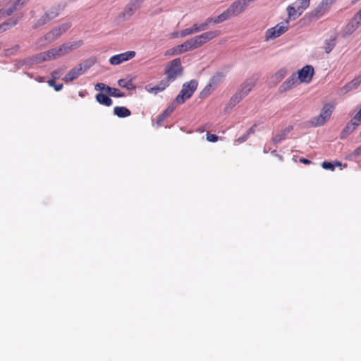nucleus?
I'll return each instance as SVG.
<instances>
[{
  "label": "nucleus",
  "mask_w": 361,
  "mask_h": 361,
  "mask_svg": "<svg viewBox=\"0 0 361 361\" xmlns=\"http://www.w3.org/2000/svg\"><path fill=\"white\" fill-rule=\"evenodd\" d=\"M66 4L61 3L52 6L46 11L32 25L34 29H37L56 18L60 13L66 8Z\"/></svg>",
  "instance_id": "1"
},
{
  "label": "nucleus",
  "mask_w": 361,
  "mask_h": 361,
  "mask_svg": "<svg viewBox=\"0 0 361 361\" xmlns=\"http://www.w3.org/2000/svg\"><path fill=\"white\" fill-rule=\"evenodd\" d=\"M183 73V68L181 64V60L179 58L174 59L169 61L164 70L166 78L169 83L174 82Z\"/></svg>",
  "instance_id": "2"
},
{
  "label": "nucleus",
  "mask_w": 361,
  "mask_h": 361,
  "mask_svg": "<svg viewBox=\"0 0 361 361\" xmlns=\"http://www.w3.org/2000/svg\"><path fill=\"white\" fill-rule=\"evenodd\" d=\"M28 0H9L1 1L0 7V16L4 18L10 16L13 12L20 10Z\"/></svg>",
  "instance_id": "3"
},
{
  "label": "nucleus",
  "mask_w": 361,
  "mask_h": 361,
  "mask_svg": "<svg viewBox=\"0 0 361 361\" xmlns=\"http://www.w3.org/2000/svg\"><path fill=\"white\" fill-rule=\"evenodd\" d=\"M198 86L196 80H190L189 82L183 83L182 89L176 96L174 101L179 104H183L187 99H190L195 92Z\"/></svg>",
  "instance_id": "4"
},
{
  "label": "nucleus",
  "mask_w": 361,
  "mask_h": 361,
  "mask_svg": "<svg viewBox=\"0 0 361 361\" xmlns=\"http://www.w3.org/2000/svg\"><path fill=\"white\" fill-rule=\"evenodd\" d=\"M288 20L278 23L273 27L268 29L265 33V40L269 41L276 39L285 33L288 28Z\"/></svg>",
  "instance_id": "5"
},
{
  "label": "nucleus",
  "mask_w": 361,
  "mask_h": 361,
  "mask_svg": "<svg viewBox=\"0 0 361 361\" xmlns=\"http://www.w3.org/2000/svg\"><path fill=\"white\" fill-rule=\"evenodd\" d=\"M82 44V40L75 41L72 42L65 43L59 47L51 49L54 58L56 59L62 56L71 51L80 47Z\"/></svg>",
  "instance_id": "6"
},
{
  "label": "nucleus",
  "mask_w": 361,
  "mask_h": 361,
  "mask_svg": "<svg viewBox=\"0 0 361 361\" xmlns=\"http://www.w3.org/2000/svg\"><path fill=\"white\" fill-rule=\"evenodd\" d=\"M361 24V8L355 14L341 32L343 37L345 38L352 35Z\"/></svg>",
  "instance_id": "7"
},
{
  "label": "nucleus",
  "mask_w": 361,
  "mask_h": 361,
  "mask_svg": "<svg viewBox=\"0 0 361 361\" xmlns=\"http://www.w3.org/2000/svg\"><path fill=\"white\" fill-rule=\"evenodd\" d=\"M145 0H130L123 11L119 14V18L123 20H129L134 13L141 7Z\"/></svg>",
  "instance_id": "8"
},
{
  "label": "nucleus",
  "mask_w": 361,
  "mask_h": 361,
  "mask_svg": "<svg viewBox=\"0 0 361 361\" xmlns=\"http://www.w3.org/2000/svg\"><path fill=\"white\" fill-rule=\"evenodd\" d=\"M71 27L70 23H65L62 25L55 27L44 35V39L49 42H54L58 39L63 33L66 32Z\"/></svg>",
  "instance_id": "9"
},
{
  "label": "nucleus",
  "mask_w": 361,
  "mask_h": 361,
  "mask_svg": "<svg viewBox=\"0 0 361 361\" xmlns=\"http://www.w3.org/2000/svg\"><path fill=\"white\" fill-rule=\"evenodd\" d=\"M255 0H236L227 9L231 16H238L241 13L245 8Z\"/></svg>",
  "instance_id": "10"
},
{
  "label": "nucleus",
  "mask_w": 361,
  "mask_h": 361,
  "mask_svg": "<svg viewBox=\"0 0 361 361\" xmlns=\"http://www.w3.org/2000/svg\"><path fill=\"white\" fill-rule=\"evenodd\" d=\"M298 80L301 82H309L314 74V68L311 65H306L296 73Z\"/></svg>",
  "instance_id": "11"
},
{
  "label": "nucleus",
  "mask_w": 361,
  "mask_h": 361,
  "mask_svg": "<svg viewBox=\"0 0 361 361\" xmlns=\"http://www.w3.org/2000/svg\"><path fill=\"white\" fill-rule=\"evenodd\" d=\"M135 56V52L134 51H128L111 56L109 59V62L112 65H119L123 62L133 59Z\"/></svg>",
  "instance_id": "12"
},
{
  "label": "nucleus",
  "mask_w": 361,
  "mask_h": 361,
  "mask_svg": "<svg viewBox=\"0 0 361 361\" xmlns=\"http://www.w3.org/2000/svg\"><path fill=\"white\" fill-rule=\"evenodd\" d=\"M84 73L82 64L80 63L76 67L73 68L70 70V71L63 77V80L65 82H69L77 78H78L80 75H82Z\"/></svg>",
  "instance_id": "13"
},
{
  "label": "nucleus",
  "mask_w": 361,
  "mask_h": 361,
  "mask_svg": "<svg viewBox=\"0 0 361 361\" xmlns=\"http://www.w3.org/2000/svg\"><path fill=\"white\" fill-rule=\"evenodd\" d=\"M52 52L53 51H51V49L46 51L41 52V53H39V54L32 56L31 58L33 60V65L36 64V63H41L42 62L49 61L51 59H54V54Z\"/></svg>",
  "instance_id": "14"
},
{
  "label": "nucleus",
  "mask_w": 361,
  "mask_h": 361,
  "mask_svg": "<svg viewBox=\"0 0 361 361\" xmlns=\"http://www.w3.org/2000/svg\"><path fill=\"white\" fill-rule=\"evenodd\" d=\"M298 79L295 73H293L284 81L279 87V90L280 92H285L290 90L295 85L298 83Z\"/></svg>",
  "instance_id": "15"
},
{
  "label": "nucleus",
  "mask_w": 361,
  "mask_h": 361,
  "mask_svg": "<svg viewBox=\"0 0 361 361\" xmlns=\"http://www.w3.org/2000/svg\"><path fill=\"white\" fill-rule=\"evenodd\" d=\"M178 104L173 100L164 111V112L157 116V124L158 126H161L162 125L164 121L174 111Z\"/></svg>",
  "instance_id": "16"
},
{
  "label": "nucleus",
  "mask_w": 361,
  "mask_h": 361,
  "mask_svg": "<svg viewBox=\"0 0 361 361\" xmlns=\"http://www.w3.org/2000/svg\"><path fill=\"white\" fill-rule=\"evenodd\" d=\"M358 126L359 123L353 118L349 123H347L345 127L341 131L340 134V138L341 140L346 138V137L349 135Z\"/></svg>",
  "instance_id": "17"
},
{
  "label": "nucleus",
  "mask_w": 361,
  "mask_h": 361,
  "mask_svg": "<svg viewBox=\"0 0 361 361\" xmlns=\"http://www.w3.org/2000/svg\"><path fill=\"white\" fill-rule=\"evenodd\" d=\"M293 127L292 126H288L286 127L284 129L277 133L274 137H273L272 142L275 145L280 143L281 141L286 139L287 135L291 130H293Z\"/></svg>",
  "instance_id": "18"
},
{
  "label": "nucleus",
  "mask_w": 361,
  "mask_h": 361,
  "mask_svg": "<svg viewBox=\"0 0 361 361\" xmlns=\"http://www.w3.org/2000/svg\"><path fill=\"white\" fill-rule=\"evenodd\" d=\"M191 47L190 46V43L188 40H186L183 43L173 47L171 49V54L173 55H180L181 54H183L185 52H187L188 51H190Z\"/></svg>",
  "instance_id": "19"
},
{
  "label": "nucleus",
  "mask_w": 361,
  "mask_h": 361,
  "mask_svg": "<svg viewBox=\"0 0 361 361\" xmlns=\"http://www.w3.org/2000/svg\"><path fill=\"white\" fill-rule=\"evenodd\" d=\"M287 12L288 20H295L298 16H300L303 13V11H299V8L298 7V6H296V4L295 2L287 7Z\"/></svg>",
  "instance_id": "20"
},
{
  "label": "nucleus",
  "mask_w": 361,
  "mask_h": 361,
  "mask_svg": "<svg viewBox=\"0 0 361 361\" xmlns=\"http://www.w3.org/2000/svg\"><path fill=\"white\" fill-rule=\"evenodd\" d=\"M326 6H328L327 3L322 0L320 4L309 14L314 19H318L324 13Z\"/></svg>",
  "instance_id": "21"
},
{
  "label": "nucleus",
  "mask_w": 361,
  "mask_h": 361,
  "mask_svg": "<svg viewBox=\"0 0 361 361\" xmlns=\"http://www.w3.org/2000/svg\"><path fill=\"white\" fill-rule=\"evenodd\" d=\"M255 85V82L252 80H247L241 85V88L238 90L241 92L243 97H245L252 90L253 87Z\"/></svg>",
  "instance_id": "22"
},
{
  "label": "nucleus",
  "mask_w": 361,
  "mask_h": 361,
  "mask_svg": "<svg viewBox=\"0 0 361 361\" xmlns=\"http://www.w3.org/2000/svg\"><path fill=\"white\" fill-rule=\"evenodd\" d=\"M220 35V31L219 30H214V31H209L204 32L199 35L202 42L203 44L207 43V42L212 40V39L215 38L218 35Z\"/></svg>",
  "instance_id": "23"
},
{
  "label": "nucleus",
  "mask_w": 361,
  "mask_h": 361,
  "mask_svg": "<svg viewBox=\"0 0 361 361\" xmlns=\"http://www.w3.org/2000/svg\"><path fill=\"white\" fill-rule=\"evenodd\" d=\"M96 101L102 105L106 106H110L113 104L112 99L106 94L103 93H99L95 97Z\"/></svg>",
  "instance_id": "24"
},
{
  "label": "nucleus",
  "mask_w": 361,
  "mask_h": 361,
  "mask_svg": "<svg viewBox=\"0 0 361 361\" xmlns=\"http://www.w3.org/2000/svg\"><path fill=\"white\" fill-rule=\"evenodd\" d=\"M114 114L118 118H126L130 116V111L126 106H115Z\"/></svg>",
  "instance_id": "25"
},
{
  "label": "nucleus",
  "mask_w": 361,
  "mask_h": 361,
  "mask_svg": "<svg viewBox=\"0 0 361 361\" xmlns=\"http://www.w3.org/2000/svg\"><path fill=\"white\" fill-rule=\"evenodd\" d=\"M332 111L333 106L327 103L323 106L319 115L322 116V118H324V121L326 122L331 117Z\"/></svg>",
  "instance_id": "26"
},
{
  "label": "nucleus",
  "mask_w": 361,
  "mask_h": 361,
  "mask_svg": "<svg viewBox=\"0 0 361 361\" xmlns=\"http://www.w3.org/2000/svg\"><path fill=\"white\" fill-rule=\"evenodd\" d=\"M32 66H33V60L31 56L24 59L16 60L14 63V66L17 69H20L23 66L30 68Z\"/></svg>",
  "instance_id": "27"
},
{
  "label": "nucleus",
  "mask_w": 361,
  "mask_h": 361,
  "mask_svg": "<svg viewBox=\"0 0 361 361\" xmlns=\"http://www.w3.org/2000/svg\"><path fill=\"white\" fill-rule=\"evenodd\" d=\"M171 83H169L166 80L164 79L161 80L159 84L150 90H148L149 92H154L157 94L158 92L164 91L168 86H169Z\"/></svg>",
  "instance_id": "28"
},
{
  "label": "nucleus",
  "mask_w": 361,
  "mask_h": 361,
  "mask_svg": "<svg viewBox=\"0 0 361 361\" xmlns=\"http://www.w3.org/2000/svg\"><path fill=\"white\" fill-rule=\"evenodd\" d=\"M118 85L128 90H133L136 88V86L133 82V79H130L128 80L126 79H120L118 80Z\"/></svg>",
  "instance_id": "29"
},
{
  "label": "nucleus",
  "mask_w": 361,
  "mask_h": 361,
  "mask_svg": "<svg viewBox=\"0 0 361 361\" xmlns=\"http://www.w3.org/2000/svg\"><path fill=\"white\" fill-rule=\"evenodd\" d=\"M244 97L241 95V92H239L238 91L230 99L228 103L226 105V109L230 108L232 109L233 106H235L237 104H238Z\"/></svg>",
  "instance_id": "30"
},
{
  "label": "nucleus",
  "mask_w": 361,
  "mask_h": 361,
  "mask_svg": "<svg viewBox=\"0 0 361 361\" xmlns=\"http://www.w3.org/2000/svg\"><path fill=\"white\" fill-rule=\"evenodd\" d=\"M358 86H359V82H357V80H355L354 78L350 82L345 85L341 89V92L342 94H345V93L348 92L349 91L356 89Z\"/></svg>",
  "instance_id": "31"
},
{
  "label": "nucleus",
  "mask_w": 361,
  "mask_h": 361,
  "mask_svg": "<svg viewBox=\"0 0 361 361\" xmlns=\"http://www.w3.org/2000/svg\"><path fill=\"white\" fill-rule=\"evenodd\" d=\"M307 123V126L314 128V127L323 126L326 122L324 121V118H322V116L320 115H318V116H316L312 118Z\"/></svg>",
  "instance_id": "32"
},
{
  "label": "nucleus",
  "mask_w": 361,
  "mask_h": 361,
  "mask_svg": "<svg viewBox=\"0 0 361 361\" xmlns=\"http://www.w3.org/2000/svg\"><path fill=\"white\" fill-rule=\"evenodd\" d=\"M286 72V68H281L274 75H272L271 80L275 83L279 82L282 79L285 78Z\"/></svg>",
  "instance_id": "33"
},
{
  "label": "nucleus",
  "mask_w": 361,
  "mask_h": 361,
  "mask_svg": "<svg viewBox=\"0 0 361 361\" xmlns=\"http://www.w3.org/2000/svg\"><path fill=\"white\" fill-rule=\"evenodd\" d=\"M324 50L326 54H329L336 46V37H331L324 42Z\"/></svg>",
  "instance_id": "34"
},
{
  "label": "nucleus",
  "mask_w": 361,
  "mask_h": 361,
  "mask_svg": "<svg viewBox=\"0 0 361 361\" xmlns=\"http://www.w3.org/2000/svg\"><path fill=\"white\" fill-rule=\"evenodd\" d=\"M188 40L190 43V46L191 47L192 50L197 49L203 45L199 35H197V36H195L190 39H188Z\"/></svg>",
  "instance_id": "35"
},
{
  "label": "nucleus",
  "mask_w": 361,
  "mask_h": 361,
  "mask_svg": "<svg viewBox=\"0 0 361 361\" xmlns=\"http://www.w3.org/2000/svg\"><path fill=\"white\" fill-rule=\"evenodd\" d=\"M229 16L230 14L227 10L224 11L222 13H221L216 18H214L213 25L218 24L226 20L229 18Z\"/></svg>",
  "instance_id": "36"
},
{
  "label": "nucleus",
  "mask_w": 361,
  "mask_h": 361,
  "mask_svg": "<svg viewBox=\"0 0 361 361\" xmlns=\"http://www.w3.org/2000/svg\"><path fill=\"white\" fill-rule=\"evenodd\" d=\"M18 23V20H8L6 22H4L3 23L0 24V33L8 30L12 26L16 25Z\"/></svg>",
  "instance_id": "37"
},
{
  "label": "nucleus",
  "mask_w": 361,
  "mask_h": 361,
  "mask_svg": "<svg viewBox=\"0 0 361 361\" xmlns=\"http://www.w3.org/2000/svg\"><path fill=\"white\" fill-rule=\"evenodd\" d=\"M20 48V46L16 44L11 48L6 49L3 51V55L5 56L15 55L18 51Z\"/></svg>",
  "instance_id": "38"
},
{
  "label": "nucleus",
  "mask_w": 361,
  "mask_h": 361,
  "mask_svg": "<svg viewBox=\"0 0 361 361\" xmlns=\"http://www.w3.org/2000/svg\"><path fill=\"white\" fill-rule=\"evenodd\" d=\"M195 33H197V32H196V30H195V26L193 24L190 27H188V28L180 30L179 35H180V37H185L188 35H191Z\"/></svg>",
  "instance_id": "39"
},
{
  "label": "nucleus",
  "mask_w": 361,
  "mask_h": 361,
  "mask_svg": "<svg viewBox=\"0 0 361 361\" xmlns=\"http://www.w3.org/2000/svg\"><path fill=\"white\" fill-rule=\"evenodd\" d=\"M310 1V0H298L295 1V3L296 4V6H298V7L299 8V11H302L304 12V11L309 7Z\"/></svg>",
  "instance_id": "40"
},
{
  "label": "nucleus",
  "mask_w": 361,
  "mask_h": 361,
  "mask_svg": "<svg viewBox=\"0 0 361 361\" xmlns=\"http://www.w3.org/2000/svg\"><path fill=\"white\" fill-rule=\"evenodd\" d=\"M254 132H255V126L250 128L242 136L238 137L237 141L240 143L245 142L247 140L249 135L252 133H254Z\"/></svg>",
  "instance_id": "41"
},
{
  "label": "nucleus",
  "mask_w": 361,
  "mask_h": 361,
  "mask_svg": "<svg viewBox=\"0 0 361 361\" xmlns=\"http://www.w3.org/2000/svg\"><path fill=\"white\" fill-rule=\"evenodd\" d=\"M56 79H54V78H51V80H48L47 81V83L48 85L50 86V87H54V89L56 91V92H59L60 90H62L63 88V84L62 83H56L55 80Z\"/></svg>",
  "instance_id": "42"
},
{
  "label": "nucleus",
  "mask_w": 361,
  "mask_h": 361,
  "mask_svg": "<svg viewBox=\"0 0 361 361\" xmlns=\"http://www.w3.org/2000/svg\"><path fill=\"white\" fill-rule=\"evenodd\" d=\"M223 76V74L221 73H218L217 74L214 75L209 80V84L213 86V85H217L220 80H221V78H222Z\"/></svg>",
  "instance_id": "43"
},
{
  "label": "nucleus",
  "mask_w": 361,
  "mask_h": 361,
  "mask_svg": "<svg viewBox=\"0 0 361 361\" xmlns=\"http://www.w3.org/2000/svg\"><path fill=\"white\" fill-rule=\"evenodd\" d=\"M212 85L209 83L207 84L205 87L203 89L202 91L200 92V98L201 99H204V98H206L211 92V88H212Z\"/></svg>",
  "instance_id": "44"
},
{
  "label": "nucleus",
  "mask_w": 361,
  "mask_h": 361,
  "mask_svg": "<svg viewBox=\"0 0 361 361\" xmlns=\"http://www.w3.org/2000/svg\"><path fill=\"white\" fill-rule=\"evenodd\" d=\"M65 69H66L65 68L61 67V68H59L53 71L51 73V78H53L54 79L59 78L64 73Z\"/></svg>",
  "instance_id": "45"
},
{
  "label": "nucleus",
  "mask_w": 361,
  "mask_h": 361,
  "mask_svg": "<svg viewBox=\"0 0 361 361\" xmlns=\"http://www.w3.org/2000/svg\"><path fill=\"white\" fill-rule=\"evenodd\" d=\"M109 96L120 98L125 97L126 94L123 92H121L118 89L113 87Z\"/></svg>",
  "instance_id": "46"
},
{
  "label": "nucleus",
  "mask_w": 361,
  "mask_h": 361,
  "mask_svg": "<svg viewBox=\"0 0 361 361\" xmlns=\"http://www.w3.org/2000/svg\"><path fill=\"white\" fill-rule=\"evenodd\" d=\"M194 26L197 33L209 29L207 24L204 22L201 24L194 23Z\"/></svg>",
  "instance_id": "47"
},
{
  "label": "nucleus",
  "mask_w": 361,
  "mask_h": 361,
  "mask_svg": "<svg viewBox=\"0 0 361 361\" xmlns=\"http://www.w3.org/2000/svg\"><path fill=\"white\" fill-rule=\"evenodd\" d=\"M322 168L326 170L334 171L335 169L334 164L331 161H324V162H322Z\"/></svg>",
  "instance_id": "48"
},
{
  "label": "nucleus",
  "mask_w": 361,
  "mask_h": 361,
  "mask_svg": "<svg viewBox=\"0 0 361 361\" xmlns=\"http://www.w3.org/2000/svg\"><path fill=\"white\" fill-rule=\"evenodd\" d=\"M218 139H219V137L216 135L211 134L209 133L207 134V140L209 142H216L218 140Z\"/></svg>",
  "instance_id": "49"
},
{
  "label": "nucleus",
  "mask_w": 361,
  "mask_h": 361,
  "mask_svg": "<svg viewBox=\"0 0 361 361\" xmlns=\"http://www.w3.org/2000/svg\"><path fill=\"white\" fill-rule=\"evenodd\" d=\"M82 68H83V71H84V73H85V71L87 70H88L92 66V65L93 64V62L90 60H87L84 62V63H82Z\"/></svg>",
  "instance_id": "50"
},
{
  "label": "nucleus",
  "mask_w": 361,
  "mask_h": 361,
  "mask_svg": "<svg viewBox=\"0 0 361 361\" xmlns=\"http://www.w3.org/2000/svg\"><path fill=\"white\" fill-rule=\"evenodd\" d=\"M361 155V145L357 147L350 154L352 157H357Z\"/></svg>",
  "instance_id": "51"
},
{
  "label": "nucleus",
  "mask_w": 361,
  "mask_h": 361,
  "mask_svg": "<svg viewBox=\"0 0 361 361\" xmlns=\"http://www.w3.org/2000/svg\"><path fill=\"white\" fill-rule=\"evenodd\" d=\"M105 87V84L102 82H99L95 85L94 90L97 91H104Z\"/></svg>",
  "instance_id": "52"
},
{
  "label": "nucleus",
  "mask_w": 361,
  "mask_h": 361,
  "mask_svg": "<svg viewBox=\"0 0 361 361\" xmlns=\"http://www.w3.org/2000/svg\"><path fill=\"white\" fill-rule=\"evenodd\" d=\"M214 18H208L205 20L204 23L207 24L208 28H209L210 25H213Z\"/></svg>",
  "instance_id": "53"
},
{
  "label": "nucleus",
  "mask_w": 361,
  "mask_h": 361,
  "mask_svg": "<svg viewBox=\"0 0 361 361\" xmlns=\"http://www.w3.org/2000/svg\"><path fill=\"white\" fill-rule=\"evenodd\" d=\"M300 162L303 163L305 164H309L311 163V161L307 159H306V158H300Z\"/></svg>",
  "instance_id": "54"
},
{
  "label": "nucleus",
  "mask_w": 361,
  "mask_h": 361,
  "mask_svg": "<svg viewBox=\"0 0 361 361\" xmlns=\"http://www.w3.org/2000/svg\"><path fill=\"white\" fill-rule=\"evenodd\" d=\"M112 88H113V87H109V86H108V85H106L105 84V87H104V91H106V92L109 94H109H110V93H111V92Z\"/></svg>",
  "instance_id": "55"
},
{
  "label": "nucleus",
  "mask_w": 361,
  "mask_h": 361,
  "mask_svg": "<svg viewBox=\"0 0 361 361\" xmlns=\"http://www.w3.org/2000/svg\"><path fill=\"white\" fill-rule=\"evenodd\" d=\"M328 6L333 4L336 0H324Z\"/></svg>",
  "instance_id": "56"
},
{
  "label": "nucleus",
  "mask_w": 361,
  "mask_h": 361,
  "mask_svg": "<svg viewBox=\"0 0 361 361\" xmlns=\"http://www.w3.org/2000/svg\"><path fill=\"white\" fill-rule=\"evenodd\" d=\"M333 164H334V168L336 166H342L341 162L338 161H334Z\"/></svg>",
  "instance_id": "57"
},
{
  "label": "nucleus",
  "mask_w": 361,
  "mask_h": 361,
  "mask_svg": "<svg viewBox=\"0 0 361 361\" xmlns=\"http://www.w3.org/2000/svg\"><path fill=\"white\" fill-rule=\"evenodd\" d=\"M180 32H173L172 34V37H180V35H179Z\"/></svg>",
  "instance_id": "58"
},
{
  "label": "nucleus",
  "mask_w": 361,
  "mask_h": 361,
  "mask_svg": "<svg viewBox=\"0 0 361 361\" xmlns=\"http://www.w3.org/2000/svg\"><path fill=\"white\" fill-rule=\"evenodd\" d=\"M355 80H357V82H359V85L361 84V75L355 78Z\"/></svg>",
  "instance_id": "59"
},
{
  "label": "nucleus",
  "mask_w": 361,
  "mask_h": 361,
  "mask_svg": "<svg viewBox=\"0 0 361 361\" xmlns=\"http://www.w3.org/2000/svg\"><path fill=\"white\" fill-rule=\"evenodd\" d=\"M276 153V150H273V151H271V154H275Z\"/></svg>",
  "instance_id": "60"
},
{
  "label": "nucleus",
  "mask_w": 361,
  "mask_h": 361,
  "mask_svg": "<svg viewBox=\"0 0 361 361\" xmlns=\"http://www.w3.org/2000/svg\"><path fill=\"white\" fill-rule=\"evenodd\" d=\"M264 152L265 153H267V149L266 148V147H264Z\"/></svg>",
  "instance_id": "61"
},
{
  "label": "nucleus",
  "mask_w": 361,
  "mask_h": 361,
  "mask_svg": "<svg viewBox=\"0 0 361 361\" xmlns=\"http://www.w3.org/2000/svg\"><path fill=\"white\" fill-rule=\"evenodd\" d=\"M79 95H80V97H82V96H83V93H82V92H79Z\"/></svg>",
  "instance_id": "62"
},
{
  "label": "nucleus",
  "mask_w": 361,
  "mask_h": 361,
  "mask_svg": "<svg viewBox=\"0 0 361 361\" xmlns=\"http://www.w3.org/2000/svg\"><path fill=\"white\" fill-rule=\"evenodd\" d=\"M360 136H361V130H360Z\"/></svg>",
  "instance_id": "63"
}]
</instances>
